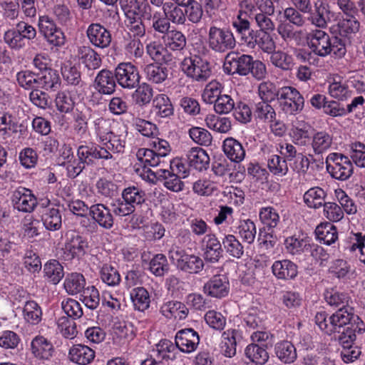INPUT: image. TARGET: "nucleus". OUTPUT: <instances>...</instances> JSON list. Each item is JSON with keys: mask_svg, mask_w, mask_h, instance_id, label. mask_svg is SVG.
I'll use <instances>...</instances> for the list:
<instances>
[{"mask_svg": "<svg viewBox=\"0 0 365 365\" xmlns=\"http://www.w3.org/2000/svg\"><path fill=\"white\" fill-rule=\"evenodd\" d=\"M120 4L128 18L138 14L145 20H150L153 30L163 36L170 31V23L165 12L153 11L145 1L120 0Z\"/></svg>", "mask_w": 365, "mask_h": 365, "instance_id": "1", "label": "nucleus"}, {"mask_svg": "<svg viewBox=\"0 0 365 365\" xmlns=\"http://www.w3.org/2000/svg\"><path fill=\"white\" fill-rule=\"evenodd\" d=\"M93 130L99 145L116 157L124 152L127 136V130L117 134L113 130V122L108 118L99 117L93 123Z\"/></svg>", "mask_w": 365, "mask_h": 365, "instance_id": "2", "label": "nucleus"}, {"mask_svg": "<svg viewBox=\"0 0 365 365\" xmlns=\"http://www.w3.org/2000/svg\"><path fill=\"white\" fill-rule=\"evenodd\" d=\"M354 318L352 308H339L327 318L325 312H318L315 316V322L319 328L326 334L340 333L341 329L349 324Z\"/></svg>", "mask_w": 365, "mask_h": 365, "instance_id": "3", "label": "nucleus"}, {"mask_svg": "<svg viewBox=\"0 0 365 365\" xmlns=\"http://www.w3.org/2000/svg\"><path fill=\"white\" fill-rule=\"evenodd\" d=\"M207 43L210 49L219 53L232 50L236 46L233 33L228 29L216 26L209 28Z\"/></svg>", "mask_w": 365, "mask_h": 365, "instance_id": "4", "label": "nucleus"}, {"mask_svg": "<svg viewBox=\"0 0 365 365\" xmlns=\"http://www.w3.org/2000/svg\"><path fill=\"white\" fill-rule=\"evenodd\" d=\"M180 68L187 77L197 82L207 81L212 75L210 63L196 55L185 58Z\"/></svg>", "mask_w": 365, "mask_h": 365, "instance_id": "5", "label": "nucleus"}, {"mask_svg": "<svg viewBox=\"0 0 365 365\" xmlns=\"http://www.w3.org/2000/svg\"><path fill=\"white\" fill-rule=\"evenodd\" d=\"M328 173L338 180H346L353 174L354 167L349 157L339 153H331L326 158Z\"/></svg>", "mask_w": 365, "mask_h": 365, "instance_id": "6", "label": "nucleus"}, {"mask_svg": "<svg viewBox=\"0 0 365 365\" xmlns=\"http://www.w3.org/2000/svg\"><path fill=\"white\" fill-rule=\"evenodd\" d=\"M169 257L179 269L190 274H197L204 267L203 260L200 257L189 255L184 250L178 247L170 251Z\"/></svg>", "mask_w": 365, "mask_h": 365, "instance_id": "7", "label": "nucleus"}, {"mask_svg": "<svg viewBox=\"0 0 365 365\" xmlns=\"http://www.w3.org/2000/svg\"><path fill=\"white\" fill-rule=\"evenodd\" d=\"M277 101L282 110L287 114L295 115L304 108V98L294 87L284 86L279 88Z\"/></svg>", "mask_w": 365, "mask_h": 365, "instance_id": "8", "label": "nucleus"}, {"mask_svg": "<svg viewBox=\"0 0 365 365\" xmlns=\"http://www.w3.org/2000/svg\"><path fill=\"white\" fill-rule=\"evenodd\" d=\"M252 59V56L250 55L230 52L225 56L222 66L223 71L228 75L247 76L250 73Z\"/></svg>", "mask_w": 365, "mask_h": 365, "instance_id": "9", "label": "nucleus"}, {"mask_svg": "<svg viewBox=\"0 0 365 365\" xmlns=\"http://www.w3.org/2000/svg\"><path fill=\"white\" fill-rule=\"evenodd\" d=\"M38 26L40 34L49 44L57 47L64 45L66 36L51 17L39 16Z\"/></svg>", "mask_w": 365, "mask_h": 365, "instance_id": "10", "label": "nucleus"}, {"mask_svg": "<svg viewBox=\"0 0 365 365\" xmlns=\"http://www.w3.org/2000/svg\"><path fill=\"white\" fill-rule=\"evenodd\" d=\"M331 39L329 34L322 29H313L307 35L309 48L315 55L320 57L331 54Z\"/></svg>", "mask_w": 365, "mask_h": 365, "instance_id": "11", "label": "nucleus"}, {"mask_svg": "<svg viewBox=\"0 0 365 365\" xmlns=\"http://www.w3.org/2000/svg\"><path fill=\"white\" fill-rule=\"evenodd\" d=\"M115 76L118 84L127 89L135 88L140 79L137 67L130 62L118 64L115 69Z\"/></svg>", "mask_w": 365, "mask_h": 365, "instance_id": "12", "label": "nucleus"}, {"mask_svg": "<svg viewBox=\"0 0 365 365\" xmlns=\"http://www.w3.org/2000/svg\"><path fill=\"white\" fill-rule=\"evenodd\" d=\"M11 202L14 207L22 212H32L38 205L32 190L24 187H19L13 191Z\"/></svg>", "mask_w": 365, "mask_h": 365, "instance_id": "13", "label": "nucleus"}, {"mask_svg": "<svg viewBox=\"0 0 365 365\" xmlns=\"http://www.w3.org/2000/svg\"><path fill=\"white\" fill-rule=\"evenodd\" d=\"M77 155L78 159L83 163H86L87 160H91V158H94L109 160V163L111 165L117 164V157L101 145H96L91 147L86 145H80L78 148Z\"/></svg>", "mask_w": 365, "mask_h": 365, "instance_id": "14", "label": "nucleus"}, {"mask_svg": "<svg viewBox=\"0 0 365 365\" xmlns=\"http://www.w3.org/2000/svg\"><path fill=\"white\" fill-rule=\"evenodd\" d=\"M314 10L309 12L308 17V20L312 25L320 29H325L329 23L336 20V14L331 11L328 4L318 1L314 4Z\"/></svg>", "mask_w": 365, "mask_h": 365, "instance_id": "15", "label": "nucleus"}, {"mask_svg": "<svg viewBox=\"0 0 365 365\" xmlns=\"http://www.w3.org/2000/svg\"><path fill=\"white\" fill-rule=\"evenodd\" d=\"M86 36L94 47L101 49L108 48L112 41L110 31L98 23H92L88 26Z\"/></svg>", "mask_w": 365, "mask_h": 365, "instance_id": "16", "label": "nucleus"}, {"mask_svg": "<svg viewBox=\"0 0 365 365\" xmlns=\"http://www.w3.org/2000/svg\"><path fill=\"white\" fill-rule=\"evenodd\" d=\"M176 346L180 351L190 354L195 351L200 343L198 333L192 329L178 331L175 337Z\"/></svg>", "mask_w": 365, "mask_h": 365, "instance_id": "17", "label": "nucleus"}, {"mask_svg": "<svg viewBox=\"0 0 365 365\" xmlns=\"http://www.w3.org/2000/svg\"><path fill=\"white\" fill-rule=\"evenodd\" d=\"M229 280L223 274L214 275L203 286L204 293L215 298L226 297L229 293Z\"/></svg>", "mask_w": 365, "mask_h": 365, "instance_id": "18", "label": "nucleus"}, {"mask_svg": "<svg viewBox=\"0 0 365 365\" xmlns=\"http://www.w3.org/2000/svg\"><path fill=\"white\" fill-rule=\"evenodd\" d=\"M88 247L87 240L79 235L72 233L67 238L64 245V255L67 259L81 257Z\"/></svg>", "mask_w": 365, "mask_h": 365, "instance_id": "19", "label": "nucleus"}, {"mask_svg": "<svg viewBox=\"0 0 365 365\" xmlns=\"http://www.w3.org/2000/svg\"><path fill=\"white\" fill-rule=\"evenodd\" d=\"M204 259L210 263L217 262L222 257L223 250L220 240L214 234H207L202 239Z\"/></svg>", "mask_w": 365, "mask_h": 365, "instance_id": "20", "label": "nucleus"}, {"mask_svg": "<svg viewBox=\"0 0 365 365\" xmlns=\"http://www.w3.org/2000/svg\"><path fill=\"white\" fill-rule=\"evenodd\" d=\"M89 215L98 225L105 229L113 227L114 218L110 210L102 203H97L89 207Z\"/></svg>", "mask_w": 365, "mask_h": 365, "instance_id": "21", "label": "nucleus"}, {"mask_svg": "<svg viewBox=\"0 0 365 365\" xmlns=\"http://www.w3.org/2000/svg\"><path fill=\"white\" fill-rule=\"evenodd\" d=\"M31 351L38 360H49L53 355L54 347L52 343L43 336H35L31 342Z\"/></svg>", "mask_w": 365, "mask_h": 365, "instance_id": "22", "label": "nucleus"}, {"mask_svg": "<svg viewBox=\"0 0 365 365\" xmlns=\"http://www.w3.org/2000/svg\"><path fill=\"white\" fill-rule=\"evenodd\" d=\"M115 73L109 70L103 69L95 78L94 87L101 94L110 95L115 90Z\"/></svg>", "mask_w": 365, "mask_h": 365, "instance_id": "23", "label": "nucleus"}, {"mask_svg": "<svg viewBox=\"0 0 365 365\" xmlns=\"http://www.w3.org/2000/svg\"><path fill=\"white\" fill-rule=\"evenodd\" d=\"M310 139V145L315 155L327 152L333 145V135L324 130L315 131Z\"/></svg>", "mask_w": 365, "mask_h": 365, "instance_id": "24", "label": "nucleus"}, {"mask_svg": "<svg viewBox=\"0 0 365 365\" xmlns=\"http://www.w3.org/2000/svg\"><path fill=\"white\" fill-rule=\"evenodd\" d=\"M309 125L304 120L297 119L292 124L289 136L292 143L299 146H305L309 141Z\"/></svg>", "mask_w": 365, "mask_h": 365, "instance_id": "25", "label": "nucleus"}, {"mask_svg": "<svg viewBox=\"0 0 365 365\" xmlns=\"http://www.w3.org/2000/svg\"><path fill=\"white\" fill-rule=\"evenodd\" d=\"M76 58L89 70H96L101 65L99 54L89 46H81L77 49Z\"/></svg>", "mask_w": 365, "mask_h": 365, "instance_id": "26", "label": "nucleus"}, {"mask_svg": "<svg viewBox=\"0 0 365 365\" xmlns=\"http://www.w3.org/2000/svg\"><path fill=\"white\" fill-rule=\"evenodd\" d=\"M160 312L167 319L182 320L187 317L189 309L180 302L168 301L160 307Z\"/></svg>", "mask_w": 365, "mask_h": 365, "instance_id": "27", "label": "nucleus"}, {"mask_svg": "<svg viewBox=\"0 0 365 365\" xmlns=\"http://www.w3.org/2000/svg\"><path fill=\"white\" fill-rule=\"evenodd\" d=\"M273 274L279 279H292L297 275V266L290 260L275 261L272 266Z\"/></svg>", "mask_w": 365, "mask_h": 365, "instance_id": "28", "label": "nucleus"}, {"mask_svg": "<svg viewBox=\"0 0 365 365\" xmlns=\"http://www.w3.org/2000/svg\"><path fill=\"white\" fill-rule=\"evenodd\" d=\"M125 54L130 59H139L144 55V46L140 39L125 33L123 42Z\"/></svg>", "mask_w": 365, "mask_h": 365, "instance_id": "29", "label": "nucleus"}, {"mask_svg": "<svg viewBox=\"0 0 365 365\" xmlns=\"http://www.w3.org/2000/svg\"><path fill=\"white\" fill-rule=\"evenodd\" d=\"M68 357L73 363L86 365L94 359L95 351L88 346L76 344L70 349Z\"/></svg>", "mask_w": 365, "mask_h": 365, "instance_id": "30", "label": "nucleus"}, {"mask_svg": "<svg viewBox=\"0 0 365 365\" xmlns=\"http://www.w3.org/2000/svg\"><path fill=\"white\" fill-rule=\"evenodd\" d=\"M187 160L190 167L202 171L209 165L210 157L205 150L201 148H192L187 151Z\"/></svg>", "mask_w": 365, "mask_h": 365, "instance_id": "31", "label": "nucleus"}, {"mask_svg": "<svg viewBox=\"0 0 365 365\" xmlns=\"http://www.w3.org/2000/svg\"><path fill=\"white\" fill-rule=\"evenodd\" d=\"M225 155L232 162L240 163L245 157V150L241 143L233 138H227L222 144Z\"/></svg>", "mask_w": 365, "mask_h": 365, "instance_id": "32", "label": "nucleus"}, {"mask_svg": "<svg viewBox=\"0 0 365 365\" xmlns=\"http://www.w3.org/2000/svg\"><path fill=\"white\" fill-rule=\"evenodd\" d=\"M163 41L165 48L172 51H182L187 44L185 36L176 29L170 30L163 36Z\"/></svg>", "mask_w": 365, "mask_h": 365, "instance_id": "33", "label": "nucleus"}, {"mask_svg": "<svg viewBox=\"0 0 365 365\" xmlns=\"http://www.w3.org/2000/svg\"><path fill=\"white\" fill-rule=\"evenodd\" d=\"M153 109L155 115L161 118H169L174 113L173 104L165 94H158L154 97Z\"/></svg>", "mask_w": 365, "mask_h": 365, "instance_id": "34", "label": "nucleus"}, {"mask_svg": "<svg viewBox=\"0 0 365 365\" xmlns=\"http://www.w3.org/2000/svg\"><path fill=\"white\" fill-rule=\"evenodd\" d=\"M43 227L48 231H57L62 226V216L60 210L52 207L51 210H46L39 215Z\"/></svg>", "mask_w": 365, "mask_h": 365, "instance_id": "35", "label": "nucleus"}, {"mask_svg": "<svg viewBox=\"0 0 365 365\" xmlns=\"http://www.w3.org/2000/svg\"><path fill=\"white\" fill-rule=\"evenodd\" d=\"M239 336V331L234 329L222 333L220 349L225 356L231 358L236 354L237 339Z\"/></svg>", "mask_w": 365, "mask_h": 365, "instance_id": "36", "label": "nucleus"}, {"mask_svg": "<svg viewBox=\"0 0 365 365\" xmlns=\"http://www.w3.org/2000/svg\"><path fill=\"white\" fill-rule=\"evenodd\" d=\"M99 277L103 283L109 287H116L120 284L121 277L117 269L109 263H102L98 265Z\"/></svg>", "mask_w": 365, "mask_h": 365, "instance_id": "37", "label": "nucleus"}, {"mask_svg": "<svg viewBox=\"0 0 365 365\" xmlns=\"http://www.w3.org/2000/svg\"><path fill=\"white\" fill-rule=\"evenodd\" d=\"M317 239L322 243L330 245L338 239L336 227L330 222L320 224L315 229Z\"/></svg>", "mask_w": 365, "mask_h": 365, "instance_id": "38", "label": "nucleus"}, {"mask_svg": "<svg viewBox=\"0 0 365 365\" xmlns=\"http://www.w3.org/2000/svg\"><path fill=\"white\" fill-rule=\"evenodd\" d=\"M86 279L84 276L78 272L68 274L63 282V287L70 295H76L85 289Z\"/></svg>", "mask_w": 365, "mask_h": 365, "instance_id": "39", "label": "nucleus"}, {"mask_svg": "<svg viewBox=\"0 0 365 365\" xmlns=\"http://www.w3.org/2000/svg\"><path fill=\"white\" fill-rule=\"evenodd\" d=\"M327 192L319 187L309 189L304 194V202L310 208L318 209L326 204Z\"/></svg>", "mask_w": 365, "mask_h": 365, "instance_id": "40", "label": "nucleus"}, {"mask_svg": "<svg viewBox=\"0 0 365 365\" xmlns=\"http://www.w3.org/2000/svg\"><path fill=\"white\" fill-rule=\"evenodd\" d=\"M43 272L44 278L53 284H57L64 276L63 266L56 259L48 261Z\"/></svg>", "mask_w": 365, "mask_h": 365, "instance_id": "41", "label": "nucleus"}, {"mask_svg": "<svg viewBox=\"0 0 365 365\" xmlns=\"http://www.w3.org/2000/svg\"><path fill=\"white\" fill-rule=\"evenodd\" d=\"M38 88L46 90H56L61 85L60 78L57 71L52 69H46L37 76Z\"/></svg>", "mask_w": 365, "mask_h": 365, "instance_id": "42", "label": "nucleus"}, {"mask_svg": "<svg viewBox=\"0 0 365 365\" xmlns=\"http://www.w3.org/2000/svg\"><path fill=\"white\" fill-rule=\"evenodd\" d=\"M274 351L277 358L284 363H292L297 359L294 346L288 341H282L276 344Z\"/></svg>", "mask_w": 365, "mask_h": 365, "instance_id": "43", "label": "nucleus"}, {"mask_svg": "<svg viewBox=\"0 0 365 365\" xmlns=\"http://www.w3.org/2000/svg\"><path fill=\"white\" fill-rule=\"evenodd\" d=\"M130 299L135 310L144 312L150 307V297L144 287L134 288L130 292Z\"/></svg>", "mask_w": 365, "mask_h": 365, "instance_id": "44", "label": "nucleus"}, {"mask_svg": "<svg viewBox=\"0 0 365 365\" xmlns=\"http://www.w3.org/2000/svg\"><path fill=\"white\" fill-rule=\"evenodd\" d=\"M206 125L211 130L220 133H227L232 128L231 120L227 117H220L215 114H208L205 118Z\"/></svg>", "mask_w": 365, "mask_h": 365, "instance_id": "45", "label": "nucleus"}, {"mask_svg": "<svg viewBox=\"0 0 365 365\" xmlns=\"http://www.w3.org/2000/svg\"><path fill=\"white\" fill-rule=\"evenodd\" d=\"M267 319L266 314L257 308H251L243 318V322L247 329L250 330L261 329L264 325Z\"/></svg>", "mask_w": 365, "mask_h": 365, "instance_id": "46", "label": "nucleus"}, {"mask_svg": "<svg viewBox=\"0 0 365 365\" xmlns=\"http://www.w3.org/2000/svg\"><path fill=\"white\" fill-rule=\"evenodd\" d=\"M168 70L166 67L157 63H150L145 66L144 73L147 80L153 83H162L168 78Z\"/></svg>", "mask_w": 365, "mask_h": 365, "instance_id": "47", "label": "nucleus"}, {"mask_svg": "<svg viewBox=\"0 0 365 365\" xmlns=\"http://www.w3.org/2000/svg\"><path fill=\"white\" fill-rule=\"evenodd\" d=\"M17 121L15 117L9 112L0 113V136L6 139L11 134L16 132Z\"/></svg>", "mask_w": 365, "mask_h": 365, "instance_id": "48", "label": "nucleus"}, {"mask_svg": "<svg viewBox=\"0 0 365 365\" xmlns=\"http://www.w3.org/2000/svg\"><path fill=\"white\" fill-rule=\"evenodd\" d=\"M24 319L31 324H38L42 319V310L37 302L29 300L25 302L23 309Z\"/></svg>", "mask_w": 365, "mask_h": 365, "instance_id": "49", "label": "nucleus"}, {"mask_svg": "<svg viewBox=\"0 0 365 365\" xmlns=\"http://www.w3.org/2000/svg\"><path fill=\"white\" fill-rule=\"evenodd\" d=\"M163 9L170 21L175 24L182 25L185 23V9L181 6L175 5L171 2H166Z\"/></svg>", "mask_w": 365, "mask_h": 365, "instance_id": "50", "label": "nucleus"}, {"mask_svg": "<svg viewBox=\"0 0 365 365\" xmlns=\"http://www.w3.org/2000/svg\"><path fill=\"white\" fill-rule=\"evenodd\" d=\"M178 349L176 344L168 339H163L156 345V353L158 359L174 360L177 357Z\"/></svg>", "mask_w": 365, "mask_h": 365, "instance_id": "51", "label": "nucleus"}, {"mask_svg": "<svg viewBox=\"0 0 365 365\" xmlns=\"http://www.w3.org/2000/svg\"><path fill=\"white\" fill-rule=\"evenodd\" d=\"M122 199L135 209L137 206L145 202V193L138 187L130 186L122 192Z\"/></svg>", "mask_w": 365, "mask_h": 365, "instance_id": "52", "label": "nucleus"}, {"mask_svg": "<svg viewBox=\"0 0 365 365\" xmlns=\"http://www.w3.org/2000/svg\"><path fill=\"white\" fill-rule=\"evenodd\" d=\"M237 233L243 242L252 244L255 241L257 228L253 221L250 219L240 220L237 227Z\"/></svg>", "mask_w": 365, "mask_h": 365, "instance_id": "53", "label": "nucleus"}, {"mask_svg": "<svg viewBox=\"0 0 365 365\" xmlns=\"http://www.w3.org/2000/svg\"><path fill=\"white\" fill-rule=\"evenodd\" d=\"M138 160L143 165V167H157L165 162L160 159L152 148H139L136 153Z\"/></svg>", "mask_w": 365, "mask_h": 365, "instance_id": "54", "label": "nucleus"}, {"mask_svg": "<svg viewBox=\"0 0 365 365\" xmlns=\"http://www.w3.org/2000/svg\"><path fill=\"white\" fill-rule=\"evenodd\" d=\"M267 161V168L272 175L283 177L287 174L289 171L287 163L281 155H271L268 156Z\"/></svg>", "mask_w": 365, "mask_h": 365, "instance_id": "55", "label": "nucleus"}, {"mask_svg": "<svg viewBox=\"0 0 365 365\" xmlns=\"http://www.w3.org/2000/svg\"><path fill=\"white\" fill-rule=\"evenodd\" d=\"M308 242L306 238L294 235L285 239L284 247L287 252L290 255H301L307 250Z\"/></svg>", "mask_w": 365, "mask_h": 365, "instance_id": "56", "label": "nucleus"}, {"mask_svg": "<svg viewBox=\"0 0 365 365\" xmlns=\"http://www.w3.org/2000/svg\"><path fill=\"white\" fill-rule=\"evenodd\" d=\"M329 93L339 101H346L353 95L352 91L345 82L335 80L329 86Z\"/></svg>", "mask_w": 365, "mask_h": 365, "instance_id": "57", "label": "nucleus"}, {"mask_svg": "<svg viewBox=\"0 0 365 365\" xmlns=\"http://www.w3.org/2000/svg\"><path fill=\"white\" fill-rule=\"evenodd\" d=\"M270 55L271 63L283 71L291 70L294 65V58L286 52L274 50Z\"/></svg>", "mask_w": 365, "mask_h": 365, "instance_id": "58", "label": "nucleus"}, {"mask_svg": "<svg viewBox=\"0 0 365 365\" xmlns=\"http://www.w3.org/2000/svg\"><path fill=\"white\" fill-rule=\"evenodd\" d=\"M245 352L251 361L257 364H264L269 359V354L266 349L256 344H249Z\"/></svg>", "mask_w": 365, "mask_h": 365, "instance_id": "59", "label": "nucleus"}, {"mask_svg": "<svg viewBox=\"0 0 365 365\" xmlns=\"http://www.w3.org/2000/svg\"><path fill=\"white\" fill-rule=\"evenodd\" d=\"M61 75L68 86H76L81 83V76L78 68L67 62L61 66Z\"/></svg>", "mask_w": 365, "mask_h": 365, "instance_id": "60", "label": "nucleus"}, {"mask_svg": "<svg viewBox=\"0 0 365 365\" xmlns=\"http://www.w3.org/2000/svg\"><path fill=\"white\" fill-rule=\"evenodd\" d=\"M254 115L257 119L265 123H272L276 118L274 109L266 101H260L255 104Z\"/></svg>", "mask_w": 365, "mask_h": 365, "instance_id": "61", "label": "nucleus"}, {"mask_svg": "<svg viewBox=\"0 0 365 365\" xmlns=\"http://www.w3.org/2000/svg\"><path fill=\"white\" fill-rule=\"evenodd\" d=\"M222 245L226 252L232 257L240 259L244 254V247L233 235H227L222 239Z\"/></svg>", "mask_w": 365, "mask_h": 365, "instance_id": "62", "label": "nucleus"}, {"mask_svg": "<svg viewBox=\"0 0 365 365\" xmlns=\"http://www.w3.org/2000/svg\"><path fill=\"white\" fill-rule=\"evenodd\" d=\"M146 52L156 62L167 63L170 58L165 46L163 47L155 41H152L146 46Z\"/></svg>", "mask_w": 365, "mask_h": 365, "instance_id": "63", "label": "nucleus"}, {"mask_svg": "<svg viewBox=\"0 0 365 365\" xmlns=\"http://www.w3.org/2000/svg\"><path fill=\"white\" fill-rule=\"evenodd\" d=\"M153 97V88L146 83L140 84L133 94L135 103L141 106L149 104Z\"/></svg>", "mask_w": 365, "mask_h": 365, "instance_id": "64", "label": "nucleus"}]
</instances>
